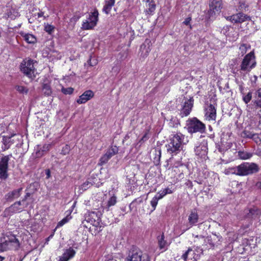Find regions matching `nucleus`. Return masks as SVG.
<instances>
[{"mask_svg": "<svg viewBox=\"0 0 261 261\" xmlns=\"http://www.w3.org/2000/svg\"><path fill=\"white\" fill-rule=\"evenodd\" d=\"M189 142L188 137L185 136L181 133L171 135L169 139L168 143L166 145L167 151L172 155L178 153L182 148V145Z\"/></svg>", "mask_w": 261, "mask_h": 261, "instance_id": "nucleus-1", "label": "nucleus"}, {"mask_svg": "<svg viewBox=\"0 0 261 261\" xmlns=\"http://www.w3.org/2000/svg\"><path fill=\"white\" fill-rule=\"evenodd\" d=\"M18 237L11 232L4 234L0 239V252L18 250L20 246Z\"/></svg>", "mask_w": 261, "mask_h": 261, "instance_id": "nucleus-2", "label": "nucleus"}, {"mask_svg": "<svg viewBox=\"0 0 261 261\" xmlns=\"http://www.w3.org/2000/svg\"><path fill=\"white\" fill-rule=\"evenodd\" d=\"M36 63L34 60L30 58L24 59L20 65V71L27 77L33 80L35 77V72L36 69L34 67V63Z\"/></svg>", "mask_w": 261, "mask_h": 261, "instance_id": "nucleus-3", "label": "nucleus"}, {"mask_svg": "<svg viewBox=\"0 0 261 261\" xmlns=\"http://www.w3.org/2000/svg\"><path fill=\"white\" fill-rule=\"evenodd\" d=\"M126 261H150L147 253H143L139 248L133 246L128 251Z\"/></svg>", "mask_w": 261, "mask_h": 261, "instance_id": "nucleus-4", "label": "nucleus"}, {"mask_svg": "<svg viewBox=\"0 0 261 261\" xmlns=\"http://www.w3.org/2000/svg\"><path fill=\"white\" fill-rule=\"evenodd\" d=\"M186 127L190 134L197 132L202 133L205 129V124L196 117L189 119L186 122Z\"/></svg>", "mask_w": 261, "mask_h": 261, "instance_id": "nucleus-5", "label": "nucleus"}, {"mask_svg": "<svg viewBox=\"0 0 261 261\" xmlns=\"http://www.w3.org/2000/svg\"><path fill=\"white\" fill-rule=\"evenodd\" d=\"M98 15L97 9H95L93 12L90 13L87 19L83 21L82 29L83 30L93 29L97 24L98 20Z\"/></svg>", "mask_w": 261, "mask_h": 261, "instance_id": "nucleus-6", "label": "nucleus"}, {"mask_svg": "<svg viewBox=\"0 0 261 261\" xmlns=\"http://www.w3.org/2000/svg\"><path fill=\"white\" fill-rule=\"evenodd\" d=\"M240 176H247L255 173L259 168L257 164L253 163H243L239 165Z\"/></svg>", "mask_w": 261, "mask_h": 261, "instance_id": "nucleus-7", "label": "nucleus"}, {"mask_svg": "<svg viewBox=\"0 0 261 261\" xmlns=\"http://www.w3.org/2000/svg\"><path fill=\"white\" fill-rule=\"evenodd\" d=\"M255 56L253 51H251L245 56L241 65V70L249 71L254 68L255 64Z\"/></svg>", "mask_w": 261, "mask_h": 261, "instance_id": "nucleus-8", "label": "nucleus"}, {"mask_svg": "<svg viewBox=\"0 0 261 261\" xmlns=\"http://www.w3.org/2000/svg\"><path fill=\"white\" fill-rule=\"evenodd\" d=\"M12 156V154H10L4 156L0 159V179L1 180H6L8 177V162Z\"/></svg>", "mask_w": 261, "mask_h": 261, "instance_id": "nucleus-9", "label": "nucleus"}, {"mask_svg": "<svg viewBox=\"0 0 261 261\" xmlns=\"http://www.w3.org/2000/svg\"><path fill=\"white\" fill-rule=\"evenodd\" d=\"M208 15L210 18L213 17L217 14H219L222 8L221 0H209Z\"/></svg>", "mask_w": 261, "mask_h": 261, "instance_id": "nucleus-10", "label": "nucleus"}, {"mask_svg": "<svg viewBox=\"0 0 261 261\" xmlns=\"http://www.w3.org/2000/svg\"><path fill=\"white\" fill-rule=\"evenodd\" d=\"M193 101L194 100L192 97H190L185 101L179 114L181 117H186L190 114L193 107Z\"/></svg>", "mask_w": 261, "mask_h": 261, "instance_id": "nucleus-11", "label": "nucleus"}, {"mask_svg": "<svg viewBox=\"0 0 261 261\" xmlns=\"http://www.w3.org/2000/svg\"><path fill=\"white\" fill-rule=\"evenodd\" d=\"M207 144L205 141L202 142L195 148L196 155L203 159L207 157Z\"/></svg>", "mask_w": 261, "mask_h": 261, "instance_id": "nucleus-12", "label": "nucleus"}, {"mask_svg": "<svg viewBox=\"0 0 261 261\" xmlns=\"http://www.w3.org/2000/svg\"><path fill=\"white\" fill-rule=\"evenodd\" d=\"M261 216V210L257 207H254L247 210L245 218L252 220H258Z\"/></svg>", "mask_w": 261, "mask_h": 261, "instance_id": "nucleus-13", "label": "nucleus"}, {"mask_svg": "<svg viewBox=\"0 0 261 261\" xmlns=\"http://www.w3.org/2000/svg\"><path fill=\"white\" fill-rule=\"evenodd\" d=\"M249 16L242 13H238L230 16L229 21L233 23H242L247 20H250Z\"/></svg>", "mask_w": 261, "mask_h": 261, "instance_id": "nucleus-14", "label": "nucleus"}, {"mask_svg": "<svg viewBox=\"0 0 261 261\" xmlns=\"http://www.w3.org/2000/svg\"><path fill=\"white\" fill-rule=\"evenodd\" d=\"M181 257L184 261H196L199 258V255L192 248H189Z\"/></svg>", "mask_w": 261, "mask_h": 261, "instance_id": "nucleus-15", "label": "nucleus"}, {"mask_svg": "<svg viewBox=\"0 0 261 261\" xmlns=\"http://www.w3.org/2000/svg\"><path fill=\"white\" fill-rule=\"evenodd\" d=\"M205 117L208 120H215L216 117V109L212 104H210L205 109Z\"/></svg>", "mask_w": 261, "mask_h": 261, "instance_id": "nucleus-16", "label": "nucleus"}, {"mask_svg": "<svg viewBox=\"0 0 261 261\" xmlns=\"http://www.w3.org/2000/svg\"><path fill=\"white\" fill-rule=\"evenodd\" d=\"M22 188H20L18 189L14 190L8 192L5 196V199L7 201H12L14 199L18 198L21 194Z\"/></svg>", "mask_w": 261, "mask_h": 261, "instance_id": "nucleus-17", "label": "nucleus"}, {"mask_svg": "<svg viewBox=\"0 0 261 261\" xmlns=\"http://www.w3.org/2000/svg\"><path fill=\"white\" fill-rule=\"evenodd\" d=\"M94 96V93L91 90H87L84 92L76 100V102L79 104L86 103Z\"/></svg>", "mask_w": 261, "mask_h": 261, "instance_id": "nucleus-18", "label": "nucleus"}, {"mask_svg": "<svg viewBox=\"0 0 261 261\" xmlns=\"http://www.w3.org/2000/svg\"><path fill=\"white\" fill-rule=\"evenodd\" d=\"M145 3V12L147 14L152 15L156 9V5L153 0H143Z\"/></svg>", "mask_w": 261, "mask_h": 261, "instance_id": "nucleus-19", "label": "nucleus"}, {"mask_svg": "<svg viewBox=\"0 0 261 261\" xmlns=\"http://www.w3.org/2000/svg\"><path fill=\"white\" fill-rule=\"evenodd\" d=\"M75 254V251L73 249L70 248L64 251L62 255L60 257L59 261H68L73 257Z\"/></svg>", "mask_w": 261, "mask_h": 261, "instance_id": "nucleus-20", "label": "nucleus"}, {"mask_svg": "<svg viewBox=\"0 0 261 261\" xmlns=\"http://www.w3.org/2000/svg\"><path fill=\"white\" fill-rule=\"evenodd\" d=\"M158 246L160 250H166L169 244L165 240L164 233L157 237Z\"/></svg>", "mask_w": 261, "mask_h": 261, "instance_id": "nucleus-21", "label": "nucleus"}, {"mask_svg": "<svg viewBox=\"0 0 261 261\" xmlns=\"http://www.w3.org/2000/svg\"><path fill=\"white\" fill-rule=\"evenodd\" d=\"M256 109L261 108V88L256 91L254 99L252 101Z\"/></svg>", "mask_w": 261, "mask_h": 261, "instance_id": "nucleus-22", "label": "nucleus"}, {"mask_svg": "<svg viewBox=\"0 0 261 261\" xmlns=\"http://www.w3.org/2000/svg\"><path fill=\"white\" fill-rule=\"evenodd\" d=\"M199 220V216L196 211H192L188 217L189 223L191 225H195L198 222Z\"/></svg>", "mask_w": 261, "mask_h": 261, "instance_id": "nucleus-23", "label": "nucleus"}, {"mask_svg": "<svg viewBox=\"0 0 261 261\" xmlns=\"http://www.w3.org/2000/svg\"><path fill=\"white\" fill-rule=\"evenodd\" d=\"M115 3V0H105L102 11L107 14H109Z\"/></svg>", "mask_w": 261, "mask_h": 261, "instance_id": "nucleus-24", "label": "nucleus"}, {"mask_svg": "<svg viewBox=\"0 0 261 261\" xmlns=\"http://www.w3.org/2000/svg\"><path fill=\"white\" fill-rule=\"evenodd\" d=\"M20 35L28 43L34 44L37 41L36 38L32 34L21 33Z\"/></svg>", "mask_w": 261, "mask_h": 261, "instance_id": "nucleus-25", "label": "nucleus"}, {"mask_svg": "<svg viewBox=\"0 0 261 261\" xmlns=\"http://www.w3.org/2000/svg\"><path fill=\"white\" fill-rule=\"evenodd\" d=\"M15 135H12L11 136H3L2 142L5 145L4 150L8 149L10 146L14 143V141L12 140V137Z\"/></svg>", "mask_w": 261, "mask_h": 261, "instance_id": "nucleus-26", "label": "nucleus"}, {"mask_svg": "<svg viewBox=\"0 0 261 261\" xmlns=\"http://www.w3.org/2000/svg\"><path fill=\"white\" fill-rule=\"evenodd\" d=\"M240 166H237L235 167H229L225 169L224 170V173L226 175L229 174H236L240 176Z\"/></svg>", "mask_w": 261, "mask_h": 261, "instance_id": "nucleus-27", "label": "nucleus"}, {"mask_svg": "<svg viewBox=\"0 0 261 261\" xmlns=\"http://www.w3.org/2000/svg\"><path fill=\"white\" fill-rule=\"evenodd\" d=\"M21 205L20 201L15 202L9 207V211L14 213L21 212L22 210V208L20 207Z\"/></svg>", "mask_w": 261, "mask_h": 261, "instance_id": "nucleus-28", "label": "nucleus"}, {"mask_svg": "<svg viewBox=\"0 0 261 261\" xmlns=\"http://www.w3.org/2000/svg\"><path fill=\"white\" fill-rule=\"evenodd\" d=\"M143 201V197L140 196L137 198L134 199L129 204V208L133 210L134 208L136 209L137 205H139L142 203Z\"/></svg>", "mask_w": 261, "mask_h": 261, "instance_id": "nucleus-29", "label": "nucleus"}, {"mask_svg": "<svg viewBox=\"0 0 261 261\" xmlns=\"http://www.w3.org/2000/svg\"><path fill=\"white\" fill-rule=\"evenodd\" d=\"M238 156L242 160H247L252 156V153L244 151H240L238 152Z\"/></svg>", "mask_w": 261, "mask_h": 261, "instance_id": "nucleus-30", "label": "nucleus"}, {"mask_svg": "<svg viewBox=\"0 0 261 261\" xmlns=\"http://www.w3.org/2000/svg\"><path fill=\"white\" fill-rule=\"evenodd\" d=\"M118 152V148L115 145H113L108 149L106 153L111 158L113 156L116 154Z\"/></svg>", "mask_w": 261, "mask_h": 261, "instance_id": "nucleus-31", "label": "nucleus"}, {"mask_svg": "<svg viewBox=\"0 0 261 261\" xmlns=\"http://www.w3.org/2000/svg\"><path fill=\"white\" fill-rule=\"evenodd\" d=\"M50 147L49 144H45L40 149L36 152V155L37 157H40L43 155L44 152H46L49 150Z\"/></svg>", "mask_w": 261, "mask_h": 261, "instance_id": "nucleus-32", "label": "nucleus"}, {"mask_svg": "<svg viewBox=\"0 0 261 261\" xmlns=\"http://www.w3.org/2000/svg\"><path fill=\"white\" fill-rule=\"evenodd\" d=\"M42 92L46 96H49L51 94V89L49 85L44 84L42 86Z\"/></svg>", "mask_w": 261, "mask_h": 261, "instance_id": "nucleus-33", "label": "nucleus"}, {"mask_svg": "<svg viewBox=\"0 0 261 261\" xmlns=\"http://www.w3.org/2000/svg\"><path fill=\"white\" fill-rule=\"evenodd\" d=\"M169 125L172 127H177L180 125L179 121L176 117H172L170 120Z\"/></svg>", "mask_w": 261, "mask_h": 261, "instance_id": "nucleus-34", "label": "nucleus"}, {"mask_svg": "<svg viewBox=\"0 0 261 261\" xmlns=\"http://www.w3.org/2000/svg\"><path fill=\"white\" fill-rule=\"evenodd\" d=\"M110 159L111 158L106 153L100 158L98 165L100 166L106 164Z\"/></svg>", "mask_w": 261, "mask_h": 261, "instance_id": "nucleus-35", "label": "nucleus"}, {"mask_svg": "<svg viewBox=\"0 0 261 261\" xmlns=\"http://www.w3.org/2000/svg\"><path fill=\"white\" fill-rule=\"evenodd\" d=\"M91 186V182L86 181L80 186L79 189L80 190H82L83 192L89 189Z\"/></svg>", "mask_w": 261, "mask_h": 261, "instance_id": "nucleus-36", "label": "nucleus"}, {"mask_svg": "<svg viewBox=\"0 0 261 261\" xmlns=\"http://www.w3.org/2000/svg\"><path fill=\"white\" fill-rule=\"evenodd\" d=\"M117 198L115 196H112L108 201L107 203V207L108 208H109L110 206L114 205L117 202Z\"/></svg>", "mask_w": 261, "mask_h": 261, "instance_id": "nucleus-37", "label": "nucleus"}, {"mask_svg": "<svg viewBox=\"0 0 261 261\" xmlns=\"http://www.w3.org/2000/svg\"><path fill=\"white\" fill-rule=\"evenodd\" d=\"M248 5L245 1H240L239 3L238 10L241 11H246Z\"/></svg>", "mask_w": 261, "mask_h": 261, "instance_id": "nucleus-38", "label": "nucleus"}, {"mask_svg": "<svg viewBox=\"0 0 261 261\" xmlns=\"http://www.w3.org/2000/svg\"><path fill=\"white\" fill-rule=\"evenodd\" d=\"M16 89L21 94H27L29 91L28 88L22 86H17L16 87Z\"/></svg>", "mask_w": 261, "mask_h": 261, "instance_id": "nucleus-39", "label": "nucleus"}, {"mask_svg": "<svg viewBox=\"0 0 261 261\" xmlns=\"http://www.w3.org/2000/svg\"><path fill=\"white\" fill-rule=\"evenodd\" d=\"M155 156L154 158V162L156 164H159L160 161V158L161 156V149L156 150L155 149Z\"/></svg>", "mask_w": 261, "mask_h": 261, "instance_id": "nucleus-40", "label": "nucleus"}, {"mask_svg": "<svg viewBox=\"0 0 261 261\" xmlns=\"http://www.w3.org/2000/svg\"><path fill=\"white\" fill-rule=\"evenodd\" d=\"M55 27L49 24H45L44 25V30L46 32L48 33L49 34H51L54 31Z\"/></svg>", "mask_w": 261, "mask_h": 261, "instance_id": "nucleus-41", "label": "nucleus"}, {"mask_svg": "<svg viewBox=\"0 0 261 261\" xmlns=\"http://www.w3.org/2000/svg\"><path fill=\"white\" fill-rule=\"evenodd\" d=\"M71 217H69L68 216H67L66 217L63 218L62 220H61L60 222H58L57 224V227H61L64 224L66 223L69 221V220L70 219Z\"/></svg>", "mask_w": 261, "mask_h": 261, "instance_id": "nucleus-42", "label": "nucleus"}, {"mask_svg": "<svg viewBox=\"0 0 261 261\" xmlns=\"http://www.w3.org/2000/svg\"><path fill=\"white\" fill-rule=\"evenodd\" d=\"M252 98V92H249L247 95H245L243 97V101L245 103H248L250 101Z\"/></svg>", "mask_w": 261, "mask_h": 261, "instance_id": "nucleus-43", "label": "nucleus"}, {"mask_svg": "<svg viewBox=\"0 0 261 261\" xmlns=\"http://www.w3.org/2000/svg\"><path fill=\"white\" fill-rule=\"evenodd\" d=\"M159 200L156 198V197H155L154 196L153 197L152 200L150 201L151 205L152 207V210H151V212H153L155 210L156 206L158 204Z\"/></svg>", "mask_w": 261, "mask_h": 261, "instance_id": "nucleus-44", "label": "nucleus"}, {"mask_svg": "<svg viewBox=\"0 0 261 261\" xmlns=\"http://www.w3.org/2000/svg\"><path fill=\"white\" fill-rule=\"evenodd\" d=\"M73 89L71 87H68V88H63L61 90L62 92L64 93V94H71L73 92Z\"/></svg>", "mask_w": 261, "mask_h": 261, "instance_id": "nucleus-45", "label": "nucleus"}, {"mask_svg": "<svg viewBox=\"0 0 261 261\" xmlns=\"http://www.w3.org/2000/svg\"><path fill=\"white\" fill-rule=\"evenodd\" d=\"M253 135V134H252L251 132L246 130H244L242 133V136L243 138H246L251 139V137H252Z\"/></svg>", "mask_w": 261, "mask_h": 261, "instance_id": "nucleus-46", "label": "nucleus"}, {"mask_svg": "<svg viewBox=\"0 0 261 261\" xmlns=\"http://www.w3.org/2000/svg\"><path fill=\"white\" fill-rule=\"evenodd\" d=\"M247 45L246 44H242L240 46L239 49L240 51V54H242V56H243L247 51Z\"/></svg>", "mask_w": 261, "mask_h": 261, "instance_id": "nucleus-47", "label": "nucleus"}, {"mask_svg": "<svg viewBox=\"0 0 261 261\" xmlns=\"http://www.w3.org/2000/svg\"><path fill=\"white\" fill-rule=\"evenodd\" d=\"M70 150V147L68 145H65L63 147L61 153L63 155L68 154Z\"/></svg>", "mask_w": 261, "mask_h": 261, "instance_id": "nucleus-48", "label": "nucleus"}, {"mask_svg": "<svg viewBox=\"0 0 261 261\" xmlns=\"http://www.w3.org/2000/svg\"><path fill=\"white\" fill-rule=\"evenodd\" d=\"M140 49L141 50L145 49V53L143 56L144 57H147L148 55V53L150 52V51L151 50V49L150 48L149 45L148 46V47L147 48H146V45H145V43H144L141 45Z\"/></svg>", "mask_w": 261, "mask_h": 261, "instance_id": "nucleus-49", "label": "nucleus"}, {"mask_svg": "<svg viewBox=\"0 0 261 261\" xmlns=\"http://www.w3.org/2000/svg\"><path fill=\"white\" fill-rule=\"evenodd\" d=\"M251 139H252L256 144H260L261 143V139L259 138L258 134H253Z\"/></svg>", "mask_w": 261, "mask_h": 261, "instance_id": "nucleus-50", "label": "nucleus"}, {"mask_svg": "<svg viewBox=\"0 0 261 261\" xmlns=\"http://www.w3.org/2000/svg\"><path fill=\"white\" fill-rule=\"evenodd\" d=\"M149 139V137L147 136V133H146L142 137V138L139 140L138 143H140L141 145L143 143H144L145 142H146L148 139Z\"/></svg>", "mask_w": 261, "mask_h": 261, "instance_id": "nucleus-51", "label": "nucleus"}, {"mask_svg": "<svg viewBox=\"0 0 261 261\" xmlns=\"http://www.w3.org/2000/svg\"><path fill=\"white\" fill-rule=\"evenodd\" d=\"M205 242L210 245L211 247H215V243L213 242V239L211 237H207L206 238V241Z\"/></svg>", "mask_w": 261, "mask_h": 261, "instance_id": "nucleus-52", "label": "nucleus"}, {"mask_svg": "<svg viewBox=\"0 0 261 261\" xmlns=\"http://www.w3.org/2000/svg\"><path fill=\"white\" fill-rule=\"evenodd\" d=\"M165 195H164L163 191H161L158 192L155 196V197H156V198L159 200L160 199H162L164 196H165Z\"/></svg>", "mask_w": 261, "mask_h": 261, "instance_id": "nucleus-53", "label": "nucleus"}, {"mask_svg": "<svg viewBox=\"0 0 261 261\" xmlns=\"http://www.w3.org/2000/svg\"><path fill=\"white\" fill-rule=\"evenodd\" d=\"M162 191L163 192L164 195H165L168 194H171L173 193V191L169 188H167L165 189Z\"/></svg>", "mask_w": 261, "mask_h": 261, "instance_id": "nucleus-54", "label": "nucleus"}, {"mask_svg": "<svg viewBox=\"0 0 261 261\" xmlns=\"http://www.w3.org/2000/svg\"><path fill=\"white\" fill-rule=\"evenodd\" d=\"M224 146V145H222L218 147V149L220 152L223 153L226 150Z\"/></svg>", "mask_w": 261, "mask_h": 261, "instance_id": "nucleus-55", "label": "nucleus"}, {"mask_svg": "<svg viewBox=\"0 0 261 261\" xmlns=\"http://www.w3.org/2000/svg\"><path fill=\"white\" fill-rule=\"evenodd\" d=\"M44 12H42V11H40V12L38 13L37 15L38 17H43L44 19H46L47 17H48V16L47 15V16H45L44 15Z\"/></svg>", "mask_w": 261, "mask_h": 261, "instance_id": "nucleus-56", "label": "nucleus"}, {"mask_svg": "<svg viewBox=\"0 0 261 261\" xmlns=\"http://www.w3.org/2000/svg\"><path fill=\"white\" fill-rule=\"evenodd\" d=\"M191 20V18L188 17L184 20V21L183 22V23L185 24V25H188L190 24Z\"/></svg>", "mask_w": 261, "mask_h": 261, "instance_id": "nucleus-57", "label": "nucleus"}, {"mask_svg": "<svg viewBox=\"0 0 261 261\" xmlns=\"http://www.w3.org/2000/svg\"><path fill=\"white\" fill-rule=\"evenodd\" d=\"M226 146H225L226 147V150H228V149H230L232 146V143L231 142H227L226 143Z\"/></svg>", "mask_w": 261, "mask_h": 261, "instance_id": "nucleus-58", "label": "nucleus"}, {"mask_svg": "<svg viewBox=\"0 0 261 261\" xmlns=\"http://www.w3.org/2000/svg\"><path fill=\"white\" fill-rule=\"evenodd\" d=\"M79 18H80L79 16L74 15L70 19V21H74L76 22V21H77L79 20Z\"/></svg>", "mask_w": 261, "mask_h": 261, "instance_id": "nucleus-59", "label": "nucleus"}, {"mask_svg": "<svg viewBox=\"0 0 261 261\" xmlns=\"http://www.w3.org/2000/svg\"><path fill=\"white\" fill-rule=\"evenodd\" d=\"M45 174L46 175V178L48 179L51 176L50 171L49 169L45 170Z\"/></svg>", "mask_w": 261, "mask_h": 261, "instance_id": "nucleus-60", "label": "nucleus"}, {"mask_svg": "<svg viewBox=\"0 0 261 261\" xmlns=\"http://www.w3.org/2000/svg\"><path fill=\"white\" fill-rule=\"evenodd\" d=\"M30 195H31V194L30 193H27L24 197L22 199V200L21 202H23L25 201L27 199V198L30 196Z\"/></svg>", "mask_w": 261, "mask_h": 261, "instance_id": "nucleus-61", "label": "nucleus"}, {"mask_svg": "<svg viewBox=\"0 0 261 261\" xmlns=\"http://www.w3.org/2000/svg\"><path fill=\"white\" fill-rule=\"evenodd\" d=\"M134 177H135V174H132V176L131 175H127L126 176L127 179L129 180V184H133V183L131 182L130 180H131L132 178H134Z\"/></svg>", "mask_w": 261, "mask_h": 261, "instance_id": "nucleus-62", "label": "nucleus"}, {"mask_svg": "<svg viewBox=\"0 0 261 261\" xmlns=\"http://www.w3.org/2000/svg\"><path fill=\"white\" fill-rule=\"evenodd\" d=\"M255 186L257 189H261V181L256 182Z\"/></svg>", "mask_w": 261, "mask_h": 261, "instance_id": "nucleus-63", "label": "nucleus"}, {"mask_svg": "<svg viewBox=\"0 0 261 261\" xmlns=\"http://www.w3.org/2000/svg\"><path fill=\"white\" fill-rule=\"evenodd\" d=\"M5 259L4 257H3L2 256H0V261H3Z\"/></svg>", "mask_w": 261, "mask_h": 261, "instance_id": "nucleus-64", "label": "nucleus"}]
</instances>
